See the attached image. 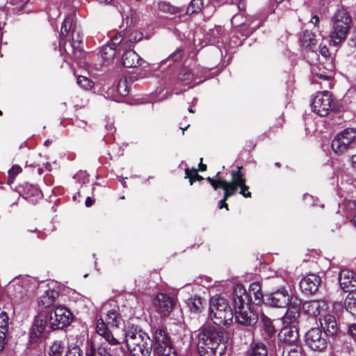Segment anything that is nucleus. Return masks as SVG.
Segmentation results:
<instances>
[{
  "label": "nucleus",
  "instance_id": "obj_48",
  "mask_svg": "<svg viewBox=\"0 0 356 356\" xmlns=\"http://www.w3.org/2000/svg\"><path fill=\"white\" fill-rule=\"evenodd\" d=\"M154 356H177L176 350L174 348L163 349L154 353Z\"/></svg>",
  "mask_w": 356,
  "mask_h": 356
},
{
  "label": "nucleus",
  "instance_id": "obj_28",
  "mask_svg": "<svg viewBox=\"0 0 356 356\" xmlns=\"http://www.w3.org/2000/svg\"><path fill=\"white\" fill-rule=\"evenodd\" d=\"M301 46L308 50L314 51L316 48L315 34L309 31H305L300 37Z\"/></svg>",
  "mask_w": 356,
  "mask_h": 356
},
{
  "label": "nucleus",
  "instance_id": "obj_24",
  "mask_svg": "<svg viewBox=\"0 0 356 356\" xmlns=\"http://www.w3.org/2000/svg\"><path fill=\"white\" fill-rule=\"evenodd\" d=\"M22 196L31 203L35 204L42 199L43 195L42 191L37 186L26 184L24 186Z\"/></svg>",
  "mask_w": 356,
  "mask_h": 356
},
{
  "label": "nucleus",
  "instance_id": "obj_49",
  "mask_svg": "<svg viewBox=\"0 0 356 356\" xmlns=\"http://www.w3.org/2000/svg\"><path fill=\"white\" fill-rule=\"evenodd\" d=\"M224 191V197L220 201V204H219V208L220 209H222V208H226L227 210H228V205L226 203V200H227V198L232 195H233V191H231V192H229L228 191H227L226 189H223Z\"/></svg>",
  "mask_w": 356,
  "mask_h": 356
},
{
  "label": "nucleus",
  "instance_id": "obj_51",
  "mask_svg": "<svg viewBox=\"0 0 356 356\" xmlns=\"http://www.w3.org/2000/svg\"><path fill=\"white\" fill-rule=\"evenodd\" d=\"M65 356H83V354L78 346H74L66 353Z\"/></svg>",
  "mask_w": 356,
  "mask_h": 356
},
{
  "label": "nucleus",
  "instance_id": "obj_36",
  "mask_svg": "<svg viewBox=\"0 0 356 356\" xmlns=\"http://www.w3.org/2000/svg\"><path fill=\"white\" fill-rule=\"evenodd\" d=\"M250 296L254 297L257 303H261L263 301L264 296L261 292V286L259 282H252L249 287Z\"/></svg>",
  "mask_w": 356,
  "mask_h": 356
},
{
  "label": "nucleus",
  "instance_id": "obj_52",
  "mask_svg": "<svg viewBox=\"0 0 356 356\" xmlns=\"http://www.w3.org/2000/svg\"><path fill=\"white\" fill-rule=\"evenodd\" d=\"M22 171V168L19 165H13L8 172V175L15 177Z\"/></svg>",
  "mask_w": 356,
  "mask_h": 356
},
{
  "label": "nucleus",
  "instance_id": "obj_10",
  "mask_svg": "<svg viewBox=\"0 0 356 356\" xmlns=\"http://www.w3.org/2000/svg\"><path fill=\"white\" fill-rule=\"evenodd\" d=\"M72 321V314L65 307L59 306L51 312L49 323L52 330L63 329Z\"/></svg>",
  "mask_w": 356,
  "mask_h": 356
},
{
  "label": "nucleus",
  "instance_id": "obj_27",
  "mask_svg": "<svg viewBox=\"0 0 356 356\" xmlns=\"http://www.w3.org/2000/svg\"><path fill=\"white\" fill-rule=\"evenodd\" d=\"M73 26V18L72 16L67 17L61 25L60 38H59V46L60 48L63 47L65 51H67L65 49V44L67 42V36L68 35L69 31L72 28Z\"/></svg>",
  "mask_w": 356,
  "mask_h": 356
},
{
  "label": "nucleus",
  "instance_id": "obj_63",
  "mask_svg": "<svg viewBox=\"0 0 356 356\" xmlns=\"http://www.w3.org/2000/svg\"><path fill=\"white\" fill-rule=\"evenodd\" d=\"M101 3H108L113 0H98Z\"/></svg>",
  "mask_w": 356,
  "mask_h": 356
},
{
  "label": "nucleus",
  "instance_id": "obj_56",
  "mask_svg": "<svg viewBox=\"0 0 356 356\" xmlns=\"http://www.w3.org/2000/svg\"><path fill=\"white\" fill-rule=\"evenodd\" d=\"M81 177L84 179L83 183H86V181L88 180V175L86 172H79L74 176V178H79Z\"/></svg>",
  "mask_w": 356,
  "mask_h": 356
},
{
  "label": "nucleus",
  "instance_id": "obj_6",
  "mask_svg": "<svg viewBox=\"0 0 356 356\" xmlns=\"http://www.w3.org/2000/svg\"><path fill=\"white\" fill-rule=\"evenodd\" d=\"M320 54L326 60L325 65H315L312 67L313 83H319L321 88H330V79L333 75L334 65L333 60L330 59V51L326 45L320 47Z\"/></svg>",
  "mask_w": 356,
  "mask_h": 356
},
{
  "label": "nucleus",
  "instance_id": "obj_38",
  "mask_svg": "<svg viewBox=\"0 0 356 356\" xmlns=\"http://www.w3.org/2000/svg\"><path fill=\"white\" fill-rule=\"evenodd\" d=\"M261 332L265 339L271 337L275 333L274 326L270 319H263Z\"/></svg>",
  "mask_w": 356,
  "mask_h": 356
},
{
  "label": "nucleus",
  "instance_id": "obj_8",
  "mask_svg": "<svg viewBox=\"0 0 356 356\" xmlns=\"http://www.w3.org/2000/svg\"><path fill=\"white\" fill-rule=\"evenodd\" d=\"M241 166L238 167V170H232L231 172L232 181H227L222 179L220 177V172H217L216 178H211L208 177L207 181L210 183L214 190H217L219 188L226 189L229 192L233 191V195H234L237 191V188L245 184V179L243 177V174L241 172Z\"/></svg>",
  "mask_w": 356,
  "mask_h": 356
},
{
  "label": "nucleus",
  "instance_id": "obj_11",
  "mask_svg": "<svg viewBox=\"0 0 356 356\" xmlns=\"http://www.w3.org/2000/svg\"><path fill=\"white\" fill-rule=\"evenodd\" d=\"M8 287L13 288L15 297L22 298L35 289L36 281L28 275L16 277L9 283Z\"/></svg>",
  "mask_w": 356,
  "mask_h": 356
},
{
  "label": "nucleus",
  "instance_id": "obj_54",
  "mask_svg": "<svg viewBox=\"0 0 356 356\" xmlns=\"http://www.w3.org/2000/svg\"><path fill=\"white\" fill-rule=\"evenodd\" d=\"M6 336L7 333L3 332V331H0V352L3 349L6 344Z\"/></svg>",
  "mask_w": 356,
  "mask_h": 356
},
{
  "label": "nucleus",
  "instance_id": "obj_20",
  "mask_svg": "<svg viewBox=\"0 0 356 356\" xmlns=\"http://www.w3.org/2000/svg\"><path fill=\"white\" fill-rule=\"evenodd\" d=\"M339 282L341 289L352 291L356 289V274L350 270H342L339 275Z\"/></svg>",
  "mask_w": 356,
  "mask_h": 356
},
{
  "label": "nucleus",
  "instance_id": "obj_3",
  "mask_svg": "<svg viewBox=\"0 0 356 356\" xmlns=\"http://www.w3.org/2000/svg\"><path fill=\"white\" fill-rule=\"evenodd\" d=\"M222 337L214 327L207 326L198 334L197 349L202 356H221L225 349L220 346Z\"/></svg>",
  "mask_w": 356,
  "mask_h": 356
},
{
  "label": "nucleus",
  "instance_id": "obj_42",
  "mask_svg": "<svg viewBox=\"0 0 356 356\" xmlns=\"http://www.w3.org/2000/svg\"><path fill=\"white\" fill-rule=\"evenodd\" d=\"M77 84L83 90H88L93 88L94 83L88 77L79 76L76 79Z\"/></svg>",
  "mask_w": 356,
  "mask_h": 356
},
{
  "label": "nucleus",
  "instance_id": "obj_26",
  "mask_svg": "<svg viewBox=\"0 0 356 356\" xmlns=\"http://www.w3.org/2000/svg\"><path fill=\"white\" fill-rule=\"evenodd\" d=\"M96 331L99 335L104 337L109 344L117 345L119 343V341L113 337L102 318H99L97 321Z\"/></svg>",
  "mask_w": 356,
  "mask_h": 356
},
{
  "label": "nucleus",
  "instance_id": "obj_25",
  "mask_svg": "<svg viewBox=\"0 0 356 356\" xmlns=\"http://www.w3.org/2000/svg\"><path fill=\"white\" fill-rule=\"evenodd\" d=\"M120 44L118 37L116 36L111 40V42L104 45L99 50V54L104 61H109L114 58L116 54V47Z\"/></svg>",
  "mask_w": 356,
  "mask_h": 356
},
{
  "label": "nucleus",
  "instance_id": "obj_21",
  "mask_svg": "<svg viewBox=\"0 0 356 356\" xmlns=\"http://www.w3.org/2000/svg\"><path fill=\"white\" fill-rule=\"evenodd\" d=\"M49 318L46 314H38L34 320L33 325L31 330L30 337L32 339L39 337L44 331L48 325Z\"/></svg>",
  "mask_w": 356,
  "mask_h": 356
},
{
  "label": "nucleus",
  "instance_id": "obj_14",
  "mask_svg": "<svg viewBox=\"0 0 356 356\" xmlns=\"http://www.w3.org/2000/svg\"><path fill=\"white\" fill-rule=\"evenodd\" d=\"M125 341L128 350H133L140 345L151 343L150 338L147 333L134 327H131L125 332Z\"/></svg>",
  "mask_w": 356,
  "mask_h": 356
},
{
  "label": "nucleus",
  "instance_id": "obj_7",
  "mask_svg": "<svg viewBox=\"0 0 356 356\" xmlns=\"http://www.w3.org/2000/svg\"><path fill=\"white\" fill-rule=\"evenodd\" d=\"M356 147V129L346 128L337 134L332 142L333 152L341 155Z\"/></svg>",
  "mask_w": 356,
  "mask_h": 356
},
{
  "label": "nucleus",
  "instance_id": "obj_2",
  "mask_svg": "<svg viewBox=\"0 0 356 356\" xmlns=\"http://www.w3.org/2000/svg\"><path fill=\"white\" fill-rule=\"evenodd\" d=\"M266 303L272 307L284 308L289 307L283 316L284 323H293L299 316L301 300L296 296L289 294L285 287H281L266 295Z\"/></svg>",
  "mask_w": 356,
  "mask_h": 356
},
{
  "label": "nucleus",
  "instance_id": "obj_22",
  "mask_svg": "<svg viewBox=\"0 0 356 356\" xmlns=\"http://www.w3.org/2000/svg\"><path fill=\"white\" fill-rule=\"evenodd\" d=\"M178 82L188 88H191L204 81V80L199 79L195 71L191 70H184L181 72L177 77Z\"/></svg>",
  "mask_w": 356,
  "mask_h": 356
},
{
  "label": "nucleus",
  "instance_id": "obj_9",
  "mask_svg": "<svg viewBox=\"0 0 356 356\" xmlns=\"http://www.w3.org/2000/svg\"><path fill=\"white\" fill-rule=\"evenodd\" d=\"M332 94L327 90L318 92L311 104L312 111L321 117L327 116L332 111Z\"/></svg>",
  "mask_w": 356,
  "mask_h": 356
},
{
  "label": "nucleus",
  "instance_id": "obj_30",
  "mask_svg": "<svg viewBox=\"0 0 356 356\" xmlns=\"http://www.w3.org/2000/svg\"><path fill=\"white\" fill-rule=\"evenodd\" d=\"M57 293L54 290H47L39 298L38 303L40 306L47 308L54 303Z\"/></svg>",
  "mask_w": 356,
  "mask_h": 356
},
{
  "label": "nucleus",
  "instance_id": "obj_13",
  "mask_svg": "<svg viewBox=\"0 0 356 356\" xmlns=\"http://www.w3.org/2000/svg\"><path fill=\"white\" fill-rule=\"evenodd\" d=\"M306 344L314 351L321 352L327 346V341L321 330L318 327L310 329L305 334Z\"/></svg>",
  "mask_w": 356,
  "mask_h": 356
},
{
  "label": "nucleus",
  "instance_id": "obj_41",
  "mask_svg": "<svg viewBox=\"0 0 356 356\" xmlns=\"http://www.w3.org/2000/svg\"><path fill=\"white\" fill-rule=\"evenodd\" d=\"M282 349V356H302L301 346L286 347Z\"/></svg>",
  "mask_w": 356,
  "mask_h": 356
},
{
  "label": "nucleus",
  "instance_id": "obj_55",
  "mask_svg": "<svg viewBox=\"0 0 356 356\" xmlns=\"http://www.w3.org/2000/svg\"><path fill=\"white\" fill-rule=\"evenodd\" d=\"M348 333L356 341V323H353L349 325Z\"/></svg>",
  "mask_w": 356,
  "mask_h": 356
},
{
  "label": "nucleus",
  "instance_id": "obj_16",
  "mask_svg": "<svg viewBox=\"0 0 356 356\" xmlns=\"http://www.w3.org/2000/svg\"><path fill=\"white\" fill-rule=\"evenodd\" d=\"M151 346L154 353L173 347L168 333L165 330L161 328L155 330Z\"/></svg>",
  "mask_w": 356,
  "mask_h": 356
},
{
  "label": "nucleus",
  "instance_id": "obj_37",
  "mask_svg": "<svg viewBox=\"0 0 356 356\" xmlns=\"http://www.w3.org/2000/svg\"><path fill=\"white\" fill-rule=\"evenodd\" d=\"M344 305L348 312L356 316V292H350L348 294Z\"/></svg>",
  "mask_w": 356,
  "mask_h": 356
},
{
  "label": "nucleus",
  "instance_id": "obj_15",
  "mask_svg": "<svg viewBox=\"0 0 356 356\" xmlns=\"http://www.w3.org/2000/svg\"><path fill=\"white\" fill-rule=\"evenodd\" d=\"M280 348L301 346L298 329L295 326L284 327L279 333Z\"/></svg>",
  "mask_w": 356,
  "mask_h": 356
},
{
  "label": "nucleus",
  "instance_id": "obj_46",
  "mask_svg": "<svg viewBox=\"0 0 356 356\" xmlns=\"http://www.w3.org/2000/svg\"><path fill=\"white\" fill-rule=\"evenodd\" d=\"M0 331L5 333L8 332V317L5 312L0 314Z\"/></svg>",
  "mask_w": 356,
  "mask_h": 356
},
{
  "label": "nucleus",
  "instance_id": "obj_53",
  "mask_svg": "<svg viewBox=\"0 0 356 356\" xmlns=\"http://www.w3.org/2000/svg\"><path fill=\"white\" fill-rule=\"evenodd\" d=\"M241 191L240 193L245 197H250L251 193L249 191V187L244 184L243 185L240 186Z\"/></svg>",
  "mask_w": 356,
  "mask_h": 356
},
{
  "label": "nucleus",
  "instance_id": "obj_45",
  "mask_svg": "<svg viewBox=\"0 0 356 356\" xmlns=\"http://www.w3.org/2000/svg\"><path fill=\"white\" fill-rule=\"evenodd\" d=\"M159 9L163 13H175L177 8L170 3L163 1L158 3Z\"/></svg>",
  "mask_w": 356,
  "mask_h": 356
},
{
  "label": "nucleus",
  "instance_id": "obj_59",
  "mask_svg": "<svg viewBox=\"0 0 356 356\" xmlns=\"http://www.w3.org/2000/svg\"><path fill=\"white\" fill-rule=\"evenodd\" d=\"M238 8L240 10H243L245 8V3L244 1L241 0L238 3Z\"/></svg>",
  "mask_w": 356,
  "mask_h": 356
},
{
  "label": "nucleus",
  "instance_id": "obj_4",
  "mask_svg": "<svg viewBox=\"0 0 356 356\" xmlns=\"http://www.w3.org/2000/svg\"><path fill=\"white\" fill-rule=\"evenodd\" d=\"M249 296L241 284H236L233 290V306L236 321L243 325H250L257 323V318L248 302Z\"/></svg>",
  "mask_w": 356,
  "mask_h": 356
},
{
  "label": "nucleus",
  "instance_id": "obj_64",
  "mask_svg": "<svg viewBox=\"0 0 356 356\" xmlns=\"http://www.w3.org/2000/svg\"><path fill=\"white\" fill-rule=\"evenodd\" d=\"M307 198L312 199V198H313V197H312V196H311V195H308V194H305V195H304V199H305V200H307Z\"/></svg>",
  "mask_w": 356,
  "mask_h": 356
},
{
  "label": "nucleus",
  "instance_id": "obj_57",
  "mask_svg": "<svg viewBox=\"0 0 356 356\" xmlns=\"http://www.w3.org/2000/svg\"><path fill=\"white\" fill-rule=\"evenodd\" d=\"M309 23L312 24L314 26H316L319 23V17L317 15H314L312 17Z\"/></svg>",
  "mask_w": 356,
  "mask_h": 356
},
{
  "label": "nucleus",
  "instance_id": "obj_60",
  "mask_svg": "<svg viewBox=\"0 0 356 356\" xmlns=\"http://www.w3.org/2000/svg\"><path fill=\"white\" fill-rule=\"evenodd\" d=\"M122 85H123V86L124 87V92H120H120L122 95H127L128 94V91L127 90V88H126L125 82H123V83L120 82V83H119V88L122 86Z\"/></svg>",
  "mask_w": 356,
  "mask_h": 356
},
{
  "label": "nucleus",
  "instance_id": "obj_32",
  "mask_svg": "<svg viewBox=\"0 0 356 356\" xmlns=\"http://www.w3.org/2000/svg\"><path fill=\"white\" fill-rule=\"evenodd\" d=\"M83 41V35L81 32L76 30V27H73L72 33V41L70 42V47L73 52L81 51V43Z\"/></svg>",
  "mask_w": 356,
  "mask_h": 356
},
{
  "label": "nucleus",
  "instance_id": "obj_29",
  "mask_svg": "<svg viewBox=\"0 0 356 356\" xmlns=\"http://www.w3.org/2000/svg\"><path fill=\"white\" fill-rule=\"evenodd\" d=\"M140 58L133 50H127L122 56V64L126 67H136L140 64Z\"/></svg>",
  "mask_w": 356,
  "mask_h": 356
},
{
  "label": "nucleus",
  "instance_id": "obj_44",
  "mask_svg": "<svg viewBox=\"0 0 356 356\" xmlns=\"http://www.w3.org/2000/svg\"><path fill=\"white\" fill-rule=\"evenodd\" d=\"M203 7L202 0H192L188 6L186 13L188 14H193L201 10Z\"/></svg>",
  "mask_w": 356,
  "mask_h": 356
},
{
  "label": "nucleus",
  "instance_id": "obj_35",
  "mask_svg": "<svg viewBox=\"0 0 356 356\" xmlns=\"http://www.w3.org/2000/svg\"><path fill=\"white\" fill-rule=\"evenodd\" d=\"M187 306L190 311L193 313H199L203 309L202 300L200 296H193L188 299Z\"/></svg>",
  "mask_w": 356,
  "mask_h": 356
},
{
  "label": "nucleus",
  "instance_id": "obj_23",
  "mask_svg": "<svg viewBox=\"0 0 356 356\" xmlns=\"http://www.w3.org/2000/svg\"><path fill=\"white\" fill-rule=\"evenodd\" d=\"M320 324L322 330L327 336H334L338 332L339 327L333 315H325L323 318H320Z\"/></svg>",
  "mask_w": 356,
  "mask_h": 356
},
{
  "label": "nucleus",
  "instance_id": "obj_62",
  "mask_svg": "<svg viewBox=\"0 0 356 356\" xmlns=\"http://www.w3.org/2000/svg\"><path fill=\"white\" fill-rule=\"evenodd\" d=\"M14 179H15V177H12V176L8 175V184H11L14 181Z\"/></svg>",
  "mask_w": 356,
  "mask_h": 356
},
{
  "label": "nucleus",
  "instance_id": "obj_43",
  "mask_svg": "<svg viewBox=\"0 0 356 356\" xmlns=\"http://www.w3.org/2000/svg\"><path fill=\"white\" fill-rule=\"evenodd\" d=\"M185 178L189 179L190 184L192 185L195 181H200L203 177L198 175L197 170L186 168L185 170Z\"/></svg>",
  "mask_w": 356,
  "mask_h": 356
},
{
  "label": "nucleus",
  "instance_id": "obj_58",
  "mask_svg": "<svg viewBox=\"0 0 356 356\" xmlns=\"http://www.w3.org/2000/svg\"><path fill=\"white\" fill-rule=\"evenodd\" d=\"M93 203L94 200L91 197H88L86 198L85 204L87 207H91L93 204Z\"/></svg>",
  "mask_w": 356,
  "mask_h": 356
},
{
  "label": "nucleus",
  "instance_id": "obj_61",
  "mask_svg": "<svg viewBox=\"0 0 356 356\" xmlns=\"http://www.w3.org/2000/svg\"><path fill=\"white\" fill-rule=\"evenodd\" d=\"M352 166L356 170V154L352 156Z\"/></svg>",
  "mask_w": 356,
  "mask_h": 356
},
{
  "label": "nucleus",
  "instance_id": "obj_33",
  "mask_svg": "<svg viewBox=\"0 0 356 356\" xmlns=\"http://www.w3.org/2000/svg\"><path fill=\"white\" fill-rule=\"evenodd\" d=\"M267 354L266 346L262 343H256L251 345L245 356H267Z\"/></svg>",
  "mask_w": 356,
  "mask_h": 356
},
{
  "label": "nucleus",
  "instance_id": "obj_17",
  "mask_svg": "<svg viewBox=\"0 0 356 356\" xmlns=\"http://www.w3.org/2000/svg\"><path fill=\"white\" fill-rule=\"evenodd\" d=\"M321 282V277L316 274H309L300 282V288L305 294H314Z\"/></svg>",
  "mask_w": 356,
  "mask_h": 356
},
{
  "label": "nucleus",
  "instance_id": "obj_40",
  "mask_svg": "<svg viewBox=\"0 0 356 356\" xmlns=\"http://www.w3.org/2000/svg\"><path fill=\"white\" fill-rule=\"evenodd\" d=\"M65 350V346L61 341H56L49 348V356H60Z\"/></svg>",
  "mask_w": 356,
  "mask_h": 356
},
{
  "label": "nucleus",
  "instance_id": "obj_31",
  "mask_svg": "<svg viewBox=\"0 0 356 356\" xmlns=\"http://www.w3.org/2000/svg\"><path fill=\"white\" fill-rule=\"evenodd\" d=\"M106 320L107 323L111 326L118 327L122 321V317L119 313V308L116 307L108 311Z\"/></svg>",
  "mask_w": 356,
  "mask_h": 356
},
{
  "label": "nucleus",
  "instance_id": "obj_50",
  "mask_svg": "<svg viewBox=\"0 0 356 356\" xmlns=\"http://www.w3.org/2000/svg\"><path fill=\"white\" fill-rule=\"evenodd\" d=\"M347 44L348 47L350 48L351 49H356V28L352 32L351 35L348 39Z\"/></svg>",
  "mask_w": 356,
  "mask_h": 356
},
{
  "label": "nucleus",
  "instance_id": "obj_12",
  "mask_svg": "<svg viewBox=\"0 0 356 356\" xmlns=\"http://www.w3.org/2000/svg\"><path fill=\"white\" fill-rule=\"evenodd\" d=\"M175 304V300L166 293H159L153 300V307L162 317L169 316Z\"/></svg>",
  "mask_w": 356,
  "mask_h": 356
},
{
  "label": "nucleus",
  "instance_id": "obj_1",
  "mask_svg": "<svg viewBox=\"0 0 356 356\" xmlns=\"http://www.w3.org/2000/svg\"><path fill=\"white\" fill-rule=\"evenodd\" d=\"M353 26V19L344 8H338L330 19L329 44L340 48L346 40Z\"/></svg>",
  "mask_w": 356,
  "mask_h": 356
},
{
  "label": "nucleus",
  "instance_id": "obj_19",
  "mask_svg": "<svg viewBox=\"0 0 356 356\" xmlns=\"http://www.w3.org/2000/svg\"><path fill=\"white\" fill-rule=\"evenodd\" d=\"M302 308L309 316H317L326 312L328 306L325 300H314L305 302Z\"/></svg>",
  "mask_w": 356,
  "mask_h": 356
},
{
  "label": "nucleus",
  "instance_id": "obj_5",
  "mask_svg": "<svg viewBox=\"0 0 356 356\" xmlns=\"http://www.w3.org/2000/svg\"><path fill=\"white\" fill-rule=\"evenodd\" d=\"M233 316V312L225 298L219 296L211 298L209 318L215 325H228L232 322Z\"/></svg>",
  "mask_w": 356,
  "mask_h": 356
},
{
  "label": "nucleus",
  "instance_id": "obj_47",
  "mask_svg": "<svg viewBox=\"0 0 356 356\" xmlns=\"http://www.w3.org/2000/svg\"><path fill=\"white\" fill-rule=\"evenodd\" d=\"M27 1L28 0H8V3L13 6V10L18 12L24 8Z\"/></svg>",
  "mask_w": 356,
  "mask_h": 356
},
{
  "label": "nucleus",
  "instance_id": "obj_34",
  "mask_svg": "<svg viewBox=\"0 0 356 356\" xmlns=\"http://www.w3.org/2000/svg\"><path fill=\"white\" fill-rule=\"evenodd\" d=\"M113 350L107 345L102 344L97 350L90 348L86 356H113Z\"/></svg>",
  "mask_w": 356,
  "mask_h": 356
},
{
  "label": "nucleus",
  "instance_id": "obj_18",
  "mask_svg": "<svg viewBox=\"0 0 356 356\" xmlns=\"http://www.w3.org/2000/svg\"><path fill=\"white\" fill-rule=\"evenodd\" d=\"M143 37V35L140 31L128 28L125 29L122 36L120 35L118 37V41L120 43V47L126 46L130 48L142 40Z\"/></svg>",
  "mask_w": 356,
  "mask_h": 356
},
{
  "label": "nucleus",
  "instance_id": "obj_39",
  "mask_svg": "<svg viewBox=\"0 0 356 356\" xmlns=\"http://www.w3.org/2000/svg\"><path fill=\"white\" fill-rule=\"evenodd\" d=\"M151 343L137 346L133 350H129L131 356H149L151 350Z\"/></svg>",
  "mask_w": 356,
  "mask_h": 356
}]
</instances>
